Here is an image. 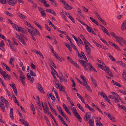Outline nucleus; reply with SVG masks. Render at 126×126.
<instances>
[{"mask_svg":"<svg viewBox=\"0 0 126 126\" xmlns=\"http://www.w3.org/2000/svg\"><path fill=\"white\" fill-rule=\"evenodd\" d=\"M65 46H66L68 48L70 51H72V48L70 46V45L69 44H66Z\"/></svg>","mask_w":126,"mask_h":126,"instance_id":"obj_44","label":"nucleus"},{"mask_svg":"<svg viewBox=\"0 0 126 126\" xmlns=\"http://www.w3.org/2000/svg\"><path fill=\"white\" fill-rule=\"evenodd\" d=\"M57 85H58L59 89L60 91L63 92L65 93H66L65 90L64 88L63 87V86L61 85L59 83H58Z\"/></svg>","mask_w":126,"mask_h":126,"instance_id":"obj_9","label":"nucleus"},{"mask_svg":"<svg viewBox=\"0 0 126 126\" xmlns=\"http://www.w3.org/2000/svg\"><path fill=\"white\" fill-rule=\"evenodd\" d=\"M112 82L113 83V84L114 85L117 86L119 87H121V86L119 83L116 82L115 81H114V80H112Z\"/></svg>","mask_w":126,"mask_h":126,"instance_id":"obj_32","label":"nucleus"},{"mask_svg":"<svg viewBox=\"0 0 126 126\" xmlns=\"http://www.w3.org/2000/svg\"><path fill=\"white\" fill-rule=\"evenodd\" d=\"M33 29L32 30L33 31V33L35 34V36H36V34L40 36L41 35L40 34V33L39 32L36 28H32Z\"/></svg>","mask_w":126,"mask_h":126,"instance_id":"obj_16","label":"nucleus"},{"mask_svg":"<svg viewBox=\"0 0 126 126\" xmlns=\"http://www.w3.org/2000/svg\"><path fill=\"white\" fill-rule=\"evenodd\" d=\"M13 90L16 95H17V91L16 86L13 88Z\"/></svg>","mask_w":126,"mask_h":126,"instance_id":"obj_60","label":"nucleus"},{"mask_svg":"<svg viewBox=\"0 0 126 126\" xmlns=\"http://www.w3.org/2000/svg\"><path fill=\"white\" fill-rule=\"evenodd\" d=\"M104 113L112 121L114 122H115V118L113 116H112L110 113L108 114L106 112H105Z\"/></svg>","mask_w":126,"mask_h":126,"instance_id":"obj_6","label":"nucleus"},{"mask_svg":"<svg viewBox=\"0 0 126 126\" xmlns=\"http://www.w3.org/2000/svg\"><path fill=\"white\" fill-rule=\"evenodd\" d=\"M6 14L11 17H12L13 16V15L7 11H6Z\"/></svg>","mask_w":126,"mask_h":126,"instance_id":"obj_62","label":"nucleus"},{"mask_svg":"<svg viewBox=\"0 0 126 126\" xmlns=\"http://www.w3.org/2000/svg\"><path fill=\"white\" fill-rule=\"evenodd\" d=\"M88 68L90 71H93L95 72H97V71H96V70L94 68V67L92 65L90 66L89 67H88Z\"/></svg>","mask_w":126,"mask_h":126,"instance_id":"obj_26","label":"nucleus"},{"mask_svg":"<svg viewBox=\"0 0 126 126\" xmlns=\"http://www.w3.org/2000/svg\"><path fill=\"white\" fill-rule=\"evenodd\" d=\"M19 41L22 44H23L24 46H26L27 45L26 43L24 41V39L23 38H20V39Z\"/></svg>","mask_w":126,"mask_h":126,"instance_id":"obj_36","label":"nucleus"},{"mask_svg":"<svg viewBox=\"0 0 126 126\" xmlns=\"http://www.w3.org/2000/svg\"><path fill=\"white\" fill-rule=\"evenodd\" d=\"M31 67L33 69H35L36 66L35 65H34L32 63H31Z\"/></svg>","mask_w":126,"mask_h":126,"instance_id":"obj_64","label":"nucleus"},{"mask_svg":"<svg viewBox=\"0 0 126 126\" xmlns=\"http://www.w3.org/2000/svg\"><path fill=\"white\" fill-rule=\"evenodd\" d=\"M80 77L83 80L82 83H83V85H86V84L87 85L88 83H87L86 80L85 79L84 76L82 75H81L80 76Z\"/></svg>","mask_w":126,"mask_h":126,"instance_id":"obj_20","label":"nucleus"},{"mask_svg":"<svg viewBox=\"0 0 126 126\" xmlns=\"http://www.w3.org/2000/svg\"><path fill=\"white\" fill-rule=\"evenodd\" d=\"M78 43H79L81 44L82 45H84V44L81 40L80 38H79L78 40Z\"/></svg>","mask_w":126,"mask_h":126,"instance_id":"obj_61","label":"nucleus"},{"mask_svg":"<svg viewBox=\"0 0 126 126\" xmlns=\"http://www.w3.org/2000/svg\"><path fill=\"white\" fill-rule=\"evenodd\" d=\"M71 45L73 48L75 50L76 52H78V50L75 45H74L72 43H71Z\"/></svg>","mask_w":126,"mask_h":126,"instance_id":"obj_47","label":"nucleus"},{"mask_svg":"<svg viewBox=\"0 0 126 126\" xmlns=\"http://www.w3.org/2000/svg\"><path fill=\"white\" fill-rule=\"evenodd\" d=\"M6 72L5 71H3L2 72H1V74H0L1 75H2V76L4 78V79L5 80L6 79Z\"/></svg>","mask_w":126,"mask_h":126,"instance_id":"obj_43","label":"nucleus"},{"mask_svg":"<svg viewBox=\"0 0 126 126\" xmlns=\"http://www.w3.org/2000/svg\"><path fill=\"white\" fill-rule=\"evenodd\" d=\"M83 11L85 12H88V10L86 9L85 7L82 6V7Z\"/></svg>","mask_w":126,"mask_h":126,"instance_id":"obj_63","label":"nucleus"},{"mask_svg":"<svg viewBox=\"0 0 126 126\" xmlns=\"http://www.w3.org/2000/svg\"><path fill=\"white\" fill-rule=\"evenodd\" d=\"M7 1L9 5L13 6H14L16 3V1L14 0H9Z\"/></svg>","mask_w":126,"mask_h":126,"instance_id":"obj_13","label":"nucleus"},{"mask_svg":"<svg viewBox=\"0 0 126 126\" xmlns=\"http://www.w3.org/2000/svg\"><path fill=\"white\" fill-rule=\"evenodd\" d=\"M78 61L84 67H86L88 65V63L87 62H86L85 61L83 60L79 59L78 60Z\"/></svg>","mask_w":126,"mask_h":126,"instance_id":"obj_8","label":"nucleus"},{"mask_svg":"<svg viewBox=\"0 0 126 126\" xmlns=\"http://www.w3.org/2000/svg\"><path fill=\"white\" fill-rule=\"evenodd\" d=\"M87 84V85H86L85 86L86 87L87 90L88 91H90V92L91 93H92V91L91 88H90V87L88 85V84Z\"/></svg>","mask_w":126,"mask_h":126,"instance_id":"obj_41","label":"nucleus"},{"mask_svg":"<svg viewBox=\"0 0 126 126\" xmlns=\"http://www.w3.org/2000/svg\"><path fill=\"white\" fill-rule=\"evenodd\" d=\"M85 48L86 49V51L88 54L90 55L91 53V49L87 45H85Z\"/></svg>","mask_w":126,"mask_h":126,"instance_id":"obj_17","label":"nucleus"},{"mask_svg":"<svg viewBox=\"0 0 126 126\" xmlns=\"http://www.w3.org/2000/svg\"><path fill=\"white\" fill-rule=\"evenodd\" d=\"M0 37L5 41H6V38L3 35L0 33Z\"/></svg>","mask_w":126,"mask_h":126,"instance_id":"obj_58","label":"nucleus"},{"mask_svg":"<svg viewBox=\"0 0 126 126\" xmlns=\"http://www.w3.org/2000/svg\"><path fill=\"white\" fill-rule=\"evenodd\" d=\"M50 11V13L53 15L55 16H56V13L53 10L51 9Z\"/></svg>","mask_w":126,"mask_h":126,"instance_id":"obj_56","label":"nucleus"},{"mask_svg":"<svg viewBox=\"0 0 126 126\" xmlns=\"http://www.w3.org/2000/svg\"><path fill=\"white\" fill-rule=\"evenodd\" d=\"M30 74L33 76H36V74L33 72L32 70H31L30 72Z\"/></svg>","mask_w":126,"mask_h":126,"instance_id":"obj_51","label":"nucleus"},{"mask_svg":"<svg viewBox=\"0 0 126 126\" xmlns=\"http://www.w3.org/2000/svg\"><path fill=\"white\" fill-rule=\"evenodd\" d=\"M0 99L1 100H3L5 102V105L9 104L8 101L4 97L1 96L0 97Z\"/></svg>","mask_w":126,"mask_h":126,"instance_id":"obj_27","label":"nucleus"},{"mask_svg":"<svg viewBox=\"0 0 126 126\" xmlns=\"http://www.w3.org/2000/svg\"><path fill=\"white\" fill-rule=\"evenodd\" d=\"M24 23L28 27H30L32 28H33V27L31 26V24L30 23H28L26 20H24Z\"/></svg>","mask_w":126,"mask_h":126,"instance_id":"obj_38","label":"nucleus"},{"mask_svg":"<svg viewBox=\"0 0 126 126\" xmlns=\"http://www.w3.org/2000/svg\"><path fill=\"white\" fill-rule=\"evenodd\" d=\"M116 39V40H119L120 41H122L124 39L123 38L120 37H118V36H117L116 38H115Z\"/></svg>","mask_w":126,"mask_h":126,"instance_id":"obj_55","label":"nucleus"},{"mask_svg":"<svg viewBox=\"0 0 126 126\" xmlns=\"http://www.w3.org/2000/svg\"><path fill=\"white\" fill-rule=\"evenodd\" d=\"M31 108V109L33 111V114H34L35 113V109L34 108V107L32 103H31L30 105Z\"/></svg>","mask_w":126,"mask_h":126,"instance_id":"obj_28","label":"nucleus"},{"mask_svg":"<svg viewBox=\"0 0 126 126\" xmlns=\"http://www.w3.org/2000/svg\"><path fill=\"white\" fill-rule=\"evenodd\" d=\"M91 113L89 112H87L84 118V121L86 122L88 121L90 119H91Z\"/></svg>","mask_w":126,"mask_h":126,"instance_id":"obj_3","label":"nucleus"},{"mask_svg":"<svg viewBox=\"0 0 126 126\" xmlns=\"http://www.w3.org/2000/svg\"><path fill=\"white\" fill-rule=\"evenodd\" d=\"M13 109L11 108L10 110V116L11 119L12 120H13L14 119V116L13 115Z\"/></svg>","mask_w":126,"mask_h":126,"instance_id":"obj_18","label":"nucleus"},{"mask_svg":"<svg viewBox=\"0 0 126 126\" xmlns=\"http://www.w3.org/2000/svg\"><path fill=\"white\" fill-rule=\"evenodd\" d=\"M19 79L20 80H24L25 79V75H24L23 76H20L19 77Z\"/></svg>","mask_w":126,"mask_h":126,"instance_id":"obj_59","label":"nucleus"},{"mask_svg":"<svg viewBox=\"0 0 126 126\" xmlns=\"http://www.w3.org/2000/svg\"><path fill=\"white\" fill-rule=\"evenodd\" d=\"M109 43L112 46L114 47L117 50H120V49L119 47L117 45L114 44L113 43L110 41H109Z\"/></svg>","mask_w":126,"mask_h":126,"instance_id":"obj_11","label":"nucleus"},{"mask_svg":"<svg viewBox=\"0 0 126 126\" xmlns=\"http://www.w3.org/2000/svg\"><path fill=\"white\" fill-rule=\"evenodd\" d=\"M86 27H87L86 30L89 32H91V31H92V29L88 25H87Z\"/></svg>","mask_w":126,"mask_h":126,"instance_id":"obj_42","label":"nucleus"},{"mask_svg":"<svg viewBox=\"0 0 126 126\" xmlns=\"http://www.w3.org/2000/svg\"><path fill=\"white\" fill-rule=\"evenodd\" d=\"M104 71L106 73L108 74H109L110 71V69L109 67H107L106 66H105V68H104V69H103Z\"/></svg>","mask_w":126,"mask_h":126,"instance_id":"obj_30","label":"nucleus"},{"mask_svg":"<svg viewBox=\"0 0 126 126\" xmlns=\"http://www.w3.org/2000/svg\"><path fill=\"white\" fill-rule=\"evenodd\" d=\"M90 19L97 26L99 25L98 24V22L93 18L90 17Z\"/></svg>","mask_w":126,"mask_h":126,"instance_id":"obj_35","label":"nucleus"},{"mask_svg":"<svg viewBox=\"0 0 126 126\" xmlns=\"http://www.w3.org/2000/svg\"><path fill=\"white\" fill-rule=\"evenodd\" d=\"M107 55L111 61L113 62L115 61V58L110 54L109 53H108Z\"/></svg>","mask_w":126,"mask_h":126,"instance_id":"obj_22","label":"nucleus"},{"mask_svg":"<svg viewBox=\"0 0 126 126\" xmlns=\"http://www.w3.org/2000/svg\"><path fill=\"white\" fill-rule=\"evenodd\" d=\"M43 4H44V6L46 7H48L50 6L47 3L46 1L44 3H43Z\"/></svg>","mask_w":126,"mask_h":126,"instance_id":"obj_52","label":"nucleus"},{"mask_svg":"<svg viewBox=\"0 0 126 126\" xmlns=\"http://www.w3.org/2000/svg\"><path fill=\"white\" fill-rule=\"evenodd\" d=\"M36 87L38 90L41 93L44 94L45 92L41 85L39 83H37Z\"/></svg>","mask_w":126,"mask_h":126,"instance_id":"obj_4","label":"nucleus"},{"mask_svg":"<svg viewBox=\"0 0 126 126\" xmlns=\"http://www.w3.org/2000/svg\"><path fill=\"white\" fill-rule=\"evenodd\" d=\"M111 93L113 95H109L108 96V97L111 99L113 103H118L119 101L120 100L122 103L125 104V103L121 99L120 97L117 93L114 92H111Z\"/></svg>","mask_w":126,"mask_h":126,"instance_id":"obj_1","label":"nucleus"},{"mask_svg":"<svg viewBox=\"0 0 126 126\" xmlns=\"http://www.w3.org/2000/svg\"><path fill=\"white\" fill-rule=\"evenodd\" d=\"M96 123L97 126H103V124L100 122L99 120H96L95 121Z\"/></svg>","mask_w":126,"mask_h":126,"instance_id":"obj_29","label":"nucleus"},{"mask_svg":"<svg viewBox=\"0 0 126 126\" xmlns=\"http://www.w3.org/2000/svg\"><path fill=\"white\" fill-rule=\"evenodd\" d=\"M48 60L52 66L55 68H56V67L52 60L51 58H49Z\"/></svg>","mask_w":126,"mask_h":126,"instance_id":"obj_23","label":"nucleus"},{"mask_svg":"<svg viewBox=\"0 0 126 126\" xmlns=\"http://www.w3.org/2000/svg\"><path fill=\"white\" fill-rule=\"evenodd\" d=\"M49 47H50V49L51 50L52 52V53H54V55H55V52H55L54 51V50L53 48V47L50 45L49 46Z\"/></svg>","mask_w":126,"mask_h":126,"instance_id":"obj_50","label":"nucleus"},{"mask_svg":"<svg viewBox=\"0 0 126 126\" xmlns=\"http://www.w3.org/2000/svg\"><path fill=\"white\" fill-rule=\"evenodd\" d=\"M64 8L67 10H71L73 8L69 5L68 4L65 6V7H64Z\"/></svg>","mask_w":126,"mask_h":126,"instance_id":"obj_34","label":"nucleus"},{"mask_svg":"<svg viewBox=\"0 0 126 126\" xmlns=\"http://www.w3.org/2000/svg\"><path fill=\"white\" fill-rule=\"evenodd\" d=\"M63 117L69 123L70 122V119L69 118L66 116V114L64 113H62L61 114Z\"/></svg>","mask_w":126,"mask_h":126,"instance_id":"obj_19","label":"nucleus"},{"mask_svg":"<svg viewBox=\"0 0 126 126\" xmlns=\"http://www.w3.org/2000/svg\"><path fill=\"white\" fill-rule=\"evenodd\" d=\"M49 96L51 98L52 100L53 101L52 102V103H53V102H54L55 101L56 99L55 98L54 96L52 95L51 93H50L49 94Z\"/></svg>","mask_w":126,"mask_h":126,"instance_id":"obj_37","label":"nucleus"},{"mask_svg":"<svg viewBox=\"0 0 126 126\" xmlns=\"http://www.w3.org/2000/svg\"><path fill=\"white\" fill-rule=\"evenodd\" d=\"M77 106L79 108L80 110H81L82 111V112H85L84 110L83 109V108L82 106H81L80 104L78 103L77 104Z\"/></svg>","mask_w":126,"mask_h":126,"instance_id":"obj_31","label":"nucleus"},{"mask_svg":"<svg viewBox=\"0 0 126 126\" xmlns=\"http://www.w3.org/2000/svg\"><path fill=\"white\" fill-rule=\"evenodd\" d=\"M41 14L42 16L44 17H45L46 16V14L44 10L42 11L40 13Z\"/></svg>","mask_w":126,"mask_h":126,"instance_id":"obj_57","label":"nucleus"},{"mask_svg":"<svg viewBox=\"0 0 126 126\" xmlns=\"http://www.w3.org/2000/svg\"><path fill=\"white\" fill-rule=\"evenodd\" d=\"M89 120V126H94V122L93 119H90Z\"/></svg>","mask_w":126,"mask_h":126,"instance_id":"obj_25","label":"nucleus"},{"mask_svg":"<svg viewBox=\"0 0 126 126\" xmlns=\"http://www.w3.org/2000/svg\"><path fill=\"white\" fill-rule=\"evenodd\" d=\"M18 15L19 16L22 18L25 19V18L24 16L20 13H19Z\"/></svg>","mask_w":126,"mask_h":126,"instance_id":"obj_49","label":"nucleus"},{"mask_svg":"<svg viewBox=\"0 0 126 126\" xmlns=\"http://www.w3.org/2000/svg\"><path fill=\"white\" fill-rule=\"evenodd\" d=\"M61 2H62L63 4L66 6L68 3L64 0H60Z\"/></svg>","mask_w":126,"mask_h":126,"instance_id":"obj_54","label":"nucleus"},{"mask_svg":"<svg viewBox=\"0 0 126 126\" xmlns=\"http://www.w3.org/2000/svg\"><path fill=\"white\" fill-rule=\"evenodd\" d=\"M126 29V20H125L122 23L121 25V29L124 31Z\"/></svg>","mask_w":126,"mask_h":126,"instance_id":"obj_12","label":"nucleus"},{"mask_svg":"<svg viewBox=\"0 0 126 126\" xmlns=\"http://www.w3.org/2000/svg\"><path fill=\"white\" fill-rule=\"evenodd\" d=\"M32 3L33 4L32 5V9H34L36 8L37 6V4L34 3V1H32Z\"/></svg>","mask_w":126,"mask_h":126,"instance_id":"obj_40","label":"nucleus"},{"mask_svg":"<svg viewBox=\"0 0 126 126\" xmlns=\"http://www.w3.org/2000/svg\"><path fill=\"white\" fill-rule=\"evenodd\" d=\"M0 2L1 4H6L7 3V0H0Z\"/></svg>","mask_w":126,"mask_h":126,"instance_id":"obj_53","label":"nucleus"},{"mask_svg":"<svg viewBox=\"0 0 126 126\" xmlns=\"http://www.w3.org/2000/svg\"><path fill=\"white\" fill-rule=\"evenodd\" d=\"M110 35L112 36H113L114 38L115 39L117 37L116 35L113 32H110Z\"/></svg>","mask_w":126,"mask_h":126,"instance_id":"obj_48","label":"nucleus"},{"mask_svg":"<svg viewBox=\"0 0 126 126\" xmlns=\"http://www.w3.org/2000/svg\"><path fill=\"white\" fill-rule=\"evenodd\" d=\"M34 22H35V24L36 25L38 28H40L41 30H43L42 27L40 25L35 21H34Z\"/></svg>","mask_w":126,"mask_h":126,"instance_id":"obj_39","label":"nucleus"},{"mask_svg":"<svg viewBox=\"0 0 126 126\" xmlns=\"http://www.w3.org/2000/svg\"><path fill=\"white\" fill-rule=\"evenodd\" d=\"M28 32L31 33L32 35H34V36H35V34L33 33V31H31L30 29H28Z\"/></svg>","mask_w":126,"mask_h":126,"instance_id":"obj_46","label":"nucleus"},{"mask_svg":"<svg viewBox=\"0 0 126 126\" xmlns=\"http://www.w3.org/2000/svg\"><path fill=\"white\" fill-rule=\"evenodd\" d=\"M20 121L25 126H29V124L27 121L25 120L24 119H19Z\"/></svg>","mask_w":126,"mask_h":126,"instance_id":"obj_10","label":"nucleus"},{"mask_svg":"<svg viewBox=\"0 0 126 126\" xmlns=\"http://www.w3.org/2000/svg\"><path fill=\"white\" fill-rule=\"evenodd\" d=\"M67 59L68 60L69 62L71 63L72 64L77 68H80L79 65L77 63L72 60L68 56L67 57Z\"/></svg>","mask_w":126,"mask_h":126,"instance_id":"obj_2","label":"nucleus"},{"mask_svg":"<svg viewBox=\"0 0 126 126\" xmlns=\"http://www.w3.org/2000/svg\"><path fill=\"white\" fill-rule=\"evenodd\" d=\"M53 56L60 61V62H62V59L58 55V54L56 53V52H55V54L53 55Z\"/></svg>","mask_w":126,"mask_h":126,"instance_id":"obj_24","label":"nucleus"},{"mask_svg":"<svg viewBox=\"0 0 126 126\" xmlns=\"http://www.w3.org/2000/svg\"><path fill=\"white\" fill-rule=\"evenodd\" d=\"M57 107L59 112L61 114L63 113V110L62 108L60 106L57 105Z\"/></svg>","mask_w":126,"mask_h":126,"instance_id":"obj_33","label":"nucleus"},{"mask_svg":"<svg viewBox=\"0 0 126 126\" xmlns=\"http://www.w3.org/2000/svg\"><path fill=\"white\" fill-rule=\"evenodd\" d=\"M13 27L14 29L16 31H17L19 32L21 31L22 28L18 26V25L15 23H14L13 25Z\"/></svg>","mask_w":126,"mask_h":126,"instance_id":"obj_7","label":"nucleus"},{"mask_svg":"<svg viewBox=\"0 0 126 126\" xmlns=\"http://www.w3.org/2000/svg\"><path fill=\"white\" fill-rule=\"evenodd\" d=\"M73 112L76 117L78 119H79V121L80 122H81L82 118L80 116L79 113L77 112V110L73 111Z\"/></svg>","mask_w":126,"mask_h":126,"instance_id":"obj_5","label":"nucleus"},{"mask_svg":"<svg viewBox=\"0 0 126 126\" xmlns=\"http://www.w3.org/2000/svg\"><path fill=\"white\" fill-rule=\"evenodd\" d=\"M49 1L53 6L55 7L57 6L58 4L55 0H49Z\"/></svg>","mask_w":126,"mask_h":126,"instance_id":"obj_15","label":"nucleus"},{"mask_svg":"<svg viewBox=\"0 0 126 126\" xmlns=\"http://www.w3.org/2000/svg\"><path fill=\"white\" fill-rule=\"evenodd\" d=\"M100 39L104 44H105L108 46L109 47V45L105 40L101 38H100Z\"/></svg>","mask_w":126,"mask_h":126,"instance_id":"obj_45","label":"nucleus"},{"mask_svg":"<svg viewBox=\"0 0 126 126\" xmlns=\"http://www.w3.org/2000/svg\"><path fill=\"white\" fill-rule=\"evenodd\" d=\"M122 78L126 80V70L124 69L123 70V73L122 76Z\"/></svg>","mask_w":126,"mask_h":126,"instance_id":"obj_21","label":"nucleus"},{"mask_svg":"<svg viewBox=\"0 0 126 126\" xmlns=\"http://www.w3.org/2000/svg\"><path fill=\"white\" fill-rule=\"evenodd\" d=\"M98 94H100V95L105 100L108 98V97L105 93L103 92H102L99 93Z\"/></svg>","mask_w":126,"mask_h":126,"instance_id":"obj_14","label":"nucleus"}]
</instances>
